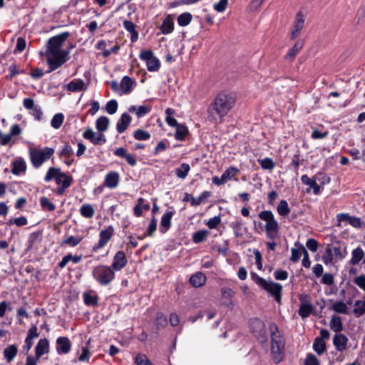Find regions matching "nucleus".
<instances>
[{
    "mask_svg": "<svg viewBox=\"0 0 365 365\" xmlns=\"http://www.w3.org/2000/svg\"><path fill=\"white\" fill-rule=\"evenodd\" d=\"M12 165L11 172L16 175L25 173L26 170V163L22 158H16L13 162Z\"/></svg>",
    "mask_w": 365,
    "mask_h": 365,
    "instance_id": "obj_25",
    "label": "nucleus"
},
{
    "mask_svg": "<svg viewBox=\"0 0 365 365\" xmlns=\"http://www.w3.org/2000/svg\"><path fill=\"white\" fill-rule=\"evenodd\" d=\"M27 222V219L25 217L21 216L19 217L9 220V221L8 222V225H16L18 227H21L26 225Z\"/></svg>",
    "mask_w": 365,
    "mask_h": 365,
    "instance_id": "obj_57",
    "label": "nucleus"
},
{
    "mask_svg": "<svg viewBox=\"0 0 365 365\" xmlns=\"http://www.w3.org/2000/svg\"><path fill=\"white\" fill-rule=\"evenodd\" d=\"M365 257V252L361 247H357L351 251L350 264L352 265L359 264Z\"/></svg>",
    "mask_w": 365,
    "mask_h": 365,
    "instance_id": "obj_28",
    "label": "nucleus"
},
{
    "mask_svg": "<svg viewBox=\"0 0 365 365\" xmlns=\"http://www.w3.org/2000/svg\"><path fill=\"white\" fill-rule=\"evenodd\" d=\"M221 222V217L220 216H215L212 218H210L207 222H206V225L210 228V229H215L216 228L218 225Z\"/></svg>",
    "mask_w": 365,
    "mask_h": 365,
    "instance_id": "obj_62",
    "label": "nucleus"
},
{
    "mask_svg": "<svg viewBox=\"0 0 365 365\" xmlns=\"http://www.w3.org/2000/svg\"><path fill=\"white\" fill-rule=\"evenodd\" d=\"M135 82L128 76L123 77L120 81L121 95L129 94L133 88Z\"/></svg>",
    "mask_w": 365,
    "mask_h": 365,
    "instance_id": "obj_29",
    "label": "nucleus"
},
{
    "mask_svg": "<svg viewBox=\"0 0 365 365\" xmlns=\"http://www.w3.org/2000/svg\"><path fill=\"white\" fill-rule=\"evenodd\" d=\"M192 19V14L188 12L181 14L178 17V24L180 26H186L191 22Z\"/></svg>",
    "mask_w": 365,
    "mask_h": 365,
    "instance_id": "obj_46",
    "label": "nucleus"
},
{
    "mask_svg": "<svg viewBox=\"0 0 365 365\" xmlns=\"http://www.w3.org/2000/svg\"><path fill=\"white\" fill-rule=\"evenodd\" d=\"M152 110L150 105H142L140 106H131L128 108V111L135 113L138 118H142L149 113Z\"/></svg>",
    "mask_w": 365,
    "mask_h": 365,
    "instance_id": "obj_23",
    "label": "nucleus"
},
{
    "mask_svg": "<svg viewBox=\"0 0 365 365\" xmlns=\"http://www.w3.org/2000/svg\"><path fill=\"white\" fill-rule=\"evenodd\" d=\"M187 133L188 130L187 127L182 124H179L178 126H176L175 138L178 140H184Z\"/></svg>",
    "mask_w": 365,
    "mask_h": 365,
    "instance_id": "obj_47",
    "label": "nucleus"
},
{
    "mask_svg": "<svg viewBox=\"0 0 365 365\" xmlns=\"http://www.w3.org/2000/svg\"><path fill=\"white\" fill-rule=\"evenodd\" d=\"M157 220L155 217H153L146 231V235L148 236H153L154 232L157 229Z\"/></svg>",
    "mask_w": 365,
    "mask_h": 365,
    "instance_id": "obj_61",
    "label": "nucleus"
},
{
    "mask_svg": "<svg viewBox=\"0 0 365 365\" xmlns=\"http://www.w3.org/2000/svg\"><path fill=\"white\" fill-rule=\"evenodd\" d=\"M131 122V117L128 113H123L120 116L116 125V130L119 133H123Z\"/></svg>",
    "mask_w": 365,
    "mask_h": 365,
    "instance_id": "obj_27",
    "label": "nucleus"
},
{
    "mask_svg": "<svg viewBox=\"0 0 365 365\" xmlns=\"http://www.w3.org/2000/svg\"><path fill=\"white\" fill-rule=\"evenodd\" d=\"M79 211L81 215L86 218H91L95 214V210L90 204L82 205Z\"/></svg>",
    "mask_w": 365,
    "mask_h": 365,
    "instance_id": "obj_40",
    "label": "nucleus"
},
{
    "mask_svg": "<svg viewBox=\"0 0 365 365\" xmlns=\"http://www.w3.org/2000/svg\"><path fill=\"white\" fill-rule=\"evenodd\" d=\"M106 110L108 113L113 115L116 113L118 110V103L115 100L109 101L106 106Z\"/></svg>",
    "mask_w": 365,
    "mask_h": 365,
    "instance_id": "obj_56",
    "label": "nucleus"
},
{
    "mask_svg": "<svg viewBox=\"0 0 365 365\" xmlns=\"http://www.w3.org/2000/svg\"><path fill=\"white\" fill-rule=\"evenodd\" d=\"M18 348L16 345L12 344L6 347L3 351L4 357L8 363L11 362L16 356Z\"/></svg>",
    "mask_w": 365,
    "mask_h": 365,
    "instance_id": "obj_31",
    "label": "nucleus"
},
{
    "mask_svg": "<svg viewBox=\"0 0 365 365\" xmlns=\"http://www.w3.org/2000/svg\"><path fill=\"white\" fill-rule=\"evenodd\" d=\"M236 103V98L233 93L220 92L215 97L209 108L210 116L213 119H222L232 110Z\"/></svg>",
    "mask_w": 365,
    "mask_h": 365,
    "instance_id": "obj_2",
    "label": "nucleus"
},
{
    "mask_svg": "<svg viewBox=\"0 0 365 365\" xmlns=\"http://www.w3.org/2000/svg\"><path fill=\"white\" fill-rule=\"evenodd\" d=\"M277 212L281 217H287L290 212V208L288 202L285 200H280L277 207Z\"/></svg>",
    "mask_w": 365,
    "mask_h": 365,
    "instance_id": "obj_39",
    "label": "nucleus"
},
{
    "mask_svg": "<svg viewBox=\"0 0 365 365\" xmlns=\"http://www.w3.org/2000/svg\"><path fill=\"white\" fill-rule=\"evenodd\" d=\"M60 173H61L60 172L59 169L55 168H50L48 170L47 173L44 178V180L46 182H49L53 178L56 180V176H58Z\"/></svg>",
    "mask_w": 365,
    "mask_h": 365,
    "instance_id": "obj_53",
    "label": "nucleus"
},
{
    "mask_svg": "<svg viewBox=\"0 0 365 365\" xmlns=\"http://www.w3.org/2000/svg\"><path fill=\"white\" fill-rule=\"evenodd\" d=\"M305 14L299 11L295 16L294 25L290 32V39L294 40L299 37L304 26Z\"/></svg>",
    "mask_w": 365,
    "mask_h": 365,
    "instance_id": "obj_12",
    "label": "nucleus"
},
{
    "mask_svg": "<svg viewBox=\"0 0 365 365\" xmlns=\"http://www.w3.org/2000/svg\"><path fill=\"white\" fill-rule=\"evenodd\" d=\"M49 351V342L46 339H41L37 345L35 347V353L36 356H34L36 358V364L38 361L41 358V356L45 354H47Z\"/></svg>",
    "mask_w": 365,
    "mask_h": 365,
    "instance_id": "obj_21",
    "label": "nucleus"
},
{
    "mask_svg": "<svg viewBox=\"0 0 365 365\" xmlns=\"http://www.w3.org/2000/svg\"><path fill=\"white\" fill-rule=\"evenodd\" d=\"M346 255V248L342 251L339 247L328 245L322 257V260L326 265H331L338 260H342Z\"/></svg>",
    "mask_w": 365,
    "mask_h": 365,
    "instance_id": "obj_8",
    "label": "nucleus"
},
{
    "mask_svg": "<svg viewBox=\"0 0 365 365\" xmlns=\"http://www.w3.org/2000/svg\"><path fill=\"white\" fill-rule=\"evenodd\" d=\"M295 247L294 248H292V256L290 257V260L296 262H297L301 256L303 255L302 252V247H304L300 242H296L294 244Z\"/></svg>",
    "mask_w": 365,
    "mask_h": 365,
    "instance_id": "obj_37",
    "label": "nucleus"
},
{
    "mask_svg": "<svg viewBox=\"0 0 365 365\" xmlns=\"http://www.w3.org/2000/svg\"><path fill=\"white\" fill-rule=\"evenodd\" d=\"M139 58L145 62L147 69L150 72H155L159 70L160 62L159 59L154 56L151 50H142L140 53Z\"/></svg>",
    "mask_w": 365,
    "mask_h": 365,
    "instance_id": "obj_10",
    "label": "nucleus"
},
{
    "mask_svg": "<svg viewBox=\"0 0 365 365\" xmlns=\"http://www.w3.org/2000/svg\"><path fill=\"white\" fill-rule=\"evenodd\" d=\"M63 120L64 115L61 113H56L51 120V125L55 129H58L61 126Z\"/></svg>",
    "mask_w": 365,
    "mask_h": 365,
    "instance_id": "obj_49",
    "label": "nucleus"
},
{
    "mask_svg": "<svg viewBox=\"0 0 365 365\" xmlns=\"http://www.w3.org/2000/svg\"><path fill=\"white\" fill-rule=\"evenodd\" d=\"M119 182V174L115 171H110L105 176L104 185L108 188L113 189L118 187Z\"/></svg>",
    "mask_w": 365,
    "mask_h": 365,
    "instance_id": "obj_19",
    "label": "nucleus"
},
{
    "mask_svg": "<svg viewBox=\"0 0 365 365\" xmlns=\"http://www.w3.org/2000/svg\"><path fill=\"white\" fill-rule=\"evenodd\" d=\"M206 282V277L202 272H197L193 274L190 279V284L195 287H200L205 284Z\"/></svg>",
    "mask_w": 365,
    "mask_h": 365,
    "instance_id": "obj_34",
    "label": "nucleus"
},
{
    "mask_svg": "<svg viewBox=\"0 0 365 365\" xmlns=\"http://www.w3.org/2000/svg\"><path fill=\"white\" fill-rule=\"evenodd\" d=\"M145 202V200L143 198L140 197L138 200V203L135 205L133 209L134 215L136 217H140L142 215L143 213V205Z\"/></svg>",
    "mask_w": 365,
    "mask_h": 365,
    "instance_id": "obj_60",
    "label": "nucleus"
},
{
    "mask_svg": "<svg viewBox=\"0 0 365 365\" xmlns=\"http://www.w3.org/2000/svg\"><path fill=\"white\" fill-rule=\"evenodd\" d=\"M69 36L68 32H63L48 40L45 53L48 66L47 73L56 70L69 59L70 51L62 48Z\"/></svg>",
    "mask_w": 365,
    "mask_h": 365,
    "instance_id": "obj_1",
    "label": "nucleus"
},
{
    "mask_svg": "<svg viewBox=\"0 0 365 365\" xmlns=\"http://www.w3.org/2000/svg\"><path fill=\"white\" fill-rule=\"evenodd\" d=\"M354 282L365 293V274L356 277L354 279Z\"/></svg>",
    "mask_w": 365,
    "mask_h": 365,
    "instance_id": "obj_63",
    "label": "nucleus"
},
{
    "mask_svg": "<svg viewBox=\"0 0 365 365\" xmlns=\"http://www.w3.org/2000/svg\"><path fill=\"white\" fill-rule=\"evenodd\" d=\"M258 216L264 222L263 231L267 239H277L279 237V225L271 210H262Z\"/></svg>",
    "mask_w": 365,
    "mask_h": 365,
    "instance_id": "obj_4",
    "label": "nucleus"
},
{
    "mask_svg": "<svg viewBox=\"0 0 365 365\" xmlns=\"http://www.w3.org/2000/svg\"><path fill=\"white\" fill-rule=\"evenodd\" d=\"M54 153V150L51 148L45 147L43 148H30L29 156L33 166L36 168L41 167L43 163L48 160Z\"/></svg>",
    "mask_w": 365,
    "mask_h": 365,
    "instance_id": "obj_7",
    "label": "nucleus"
},
{
    "mask_svg": "<svg viewBox=\"0 0 365 365\" xmlns=\"http://www.w3.org/2000/svg\"><path fill=\"white\" fill-rule=\"evenodd\" d=\"M128 263L125 254L123 251H118L115 253L112 264L110 266L114 272L120 271Z\"/></svg>",
    "mask_w": 365,
    "mask_h": 365,
    "instance_id": "obj_15",
    "label": "nucleus"
},
{
    "mask_svg": "<svg viewBox=\"0 0 365 365\" xmlns=\"http://www.w3.org/2000/svg\"><path fill=\"white\" fill-rule=\"evenodd\" d=\"M348 341V337L341 333L336 334L333 337V344L336 350L341 353L347 349Z\"/></svg>",
    "mask_w": 365,
    "mask_h": 365,
    "instance_id": "obj_16",
    "label": "nucleus"
},
{
    "mask_svg": "<svg viewBox=\"0 0 365 365\" xmlns=\"http://www.w3.org/2000/svg\"><path fill=\"white\" fill-rule=\"evenodd\" d=\"M329 327L330 329L336 334L340 333L343 330V324L341 317L337 315L332 316Z\"/></svg>",
    "mask_w": 365,
    "mask_h": 365,
    "instance_id": "obj_36",
    "label": "nucleus"
},
{
    "mask_svg": "<svg viewBox=\"0 0 365 365\" xmlns=\"http://www.w3.org/2000/svg\"><path fill=\"white\" fill-rule=\"evenodd\" d=\"M72 180V178L65 173H61L58 174V175L56 176V182L58 185V187L57 188L58 195H63L66 189L71 185Z\"/></svg>",
    "mask_w": 365,
    "mask_h": 365,
    "instance_id": "obj_14",
    "label": "nucleus"
},
{
    "mask_svg": "<svg viewBox=\"0 0 365 365\" xmlns=\"http://www.w3.org/2000/svg\"><path fill=\"white\" fill-rule=\"evenodd\" d=\"M66 88L71 92H79L86 89L84 81L80 78L73 79L66 86Z\"/></svg>",
    "mask_w": 365,
    "mask_h": 365,
    "instance_id": "obj_26",
    "label": "nucleus"
},
{
    "mask_svg": "<svg viewBox=\"0 0 365 365\" xmlns=\"http://www.w3.org/2000/svg\"><path fill=\"white\" fill-rule=\"evenodd\" d=\"M190 170V166L187 163H182L175 170L176 176L180 179H185Z\"/></svg>",
    "mask_w": 365,
    "mask_h": 365,
    "instance_id": "obj_38",
    "label": "nucleus"
},
{
    "mask_svg": "<svg viewBox=\"0 0 365 365\" xmlns=\"http://www.w3.org/2000/svg\"><path fill=\"white\" fill-rule=\"evenodd\" d=\"M220 292L223 300L222 304L230 309H233L235 304L232 299L235 294V291L230 287H224L221 289Z\"/></svg>",
    "mask_w": 365,
    "mask_h": 365,
    "instance_id": "obj_17",
    "label": "nucleus"
},
{
    "mask_svg": "<svg viewBox=\"0 0 365 365\" xmlns=\"http://www.w3.org/2000/svg\"><path fill=\"white\" fill-rule=\"evenodd\" d=\"M135 363L136 365H153L146 355L138 354L135 357Z\"/></svg>",
    "mask_w": 365,
    "mask_h": 365,
    "instance_id": "obj_54",
    "label": "nucleus"
},
{
    "mask_svg": "<svg viewBox=\"0 0 365 365\" xmlns=\"http://www.w3.org/2000/svg\"><path fill=\"white\" fill-rule=\"evenodd\" d=\"M353 313L356 317H361L365 314V299L355 301Z\"/></svg>",
    "mask_w": 365,
    "mask_h": 365,
    "instance_id": "obj_42",
    "label": "nucleus"
},
{
    "mask_svg": "<svg viewBox=\"0 0 365 365\" xmlns=\"http://www.w3.org/2000/svg\"><path fill=\"white\" fill-rule=\"evenodd\" d=\"M133 137L138 140H146L150 138V134L144 130L137 129L133 133Z\"/></svg>",
    "mask_w": 365,
    "mask_h": 365,
    "instance_id": "obj_52",
    "label": "nucleus"
},
{
    "mask_svg": "<svg viewBox=\"0 0 365 365\" xmlns=\"http://www.w3.org/2000/svg\"><path fill=\"white\" fill-rule=\"evenodd\" d=\"M92 276L102 286L108 285L115 279V272L108 265L100 264L93 267Z\"/></svg>",
    "mask_w": 365,
    "mask_h": 365,
    "instance_id": "obj_6",
    "label": "nucleus"
},
{
    "mask_svg": "<svg viewBox=\"0 0 365 365\" xmlns=\"http://www.w3.org/2000/svg\"><path fill=\"white\" fill-rule=\"evenodd\" d=\"M165 121L171 127H176L179 124L175 118L173 117L175 113V110L170 108H168L165 110Z\"/></svg>",
    "mask_w": 365,
    "mask_h": 365,
    "instance_id": "obj_44",
    "label": "nucleus"
},
{
    "mask_svg": "<svg viewBox=\"0 0 365 365\" xmlns=\"http://www.w3.org/2000/svg\"><path fill=\"white\" fill-rule=\"evenodd\" d=\"M208 235V231L205 230H199L192 235V241L195 243H200L205 240Z\"/></svg>",
    "mask_w": 365,
    "mask_h": 365,
    "instance_id": "obj_50",
    "label": "nucleus"
},
{
    "mask_svg": "<svg viewBox=\"0 0 365 365\" xmlns=\"http://www.w3.org/2000/svg\"><path fill=\"white\" fill-rule=\"evenodd\" d=\"M174 29L173 19L171 15H168L164 19L162 25L160 26L161 32L163 34H169L173 32Z\"/></svg>",
    "mask_w": 365,
    "mask_h": 365,
    "instance_id": "obj_32",
    "label": "nucleus"
},
{
    "mask_svg": "<svg viewBox=\"0 0 365 365\" xmlns=\"http://www.w3.org/2000/svg\"><path fill=\"white\" fill-rule=\"evenodd\" d=\"M332 309L339 314H348L347 304L343 301L335 302L332 305Z\"/></svg>",
    "mask_w": 365,
    "mask_h": 365,
    "instance_id": "obj_45",
    "label": "nucleus"
},
{
    "mask_svg": "<svg viewBox=\"0 0 365 365\" xmlns=\"http://www.w3.org/2000/svg\"><path fill=\"white\" fill-rule=\"evenodd\" d=\"M312 348L318 355H321L327 350L326 343L321 339H315L312 345Z\"/></svg>",
    "mask_w": 365,
    "mask_h": 365,
    "instance_id": "obj_43",
    "label": "nucleus"
},
{
    "mask_svg": "<svg viewBox=\"0 0 365 365\" xmlns=\"http://www.w3.org/2000/svg\"><path fill=\"white\" fill-rule=\"evenodd\" d=\"M250 275L252 279L258 286L267 292L278 303H281L282 286L280 284L272 281H267L259 277L255 272H251Z\"/></svg>",
    "mask_w": 365,
    "mask_h": 365,
    "instance_id": "obj_5",
    "label": "nucleus"
},
{
    "mask_svg": "<svg viewBox=\"0 0 365 365\" xmlns=\"http://www.w3.org/2000/svg\"><path fill=\"white\" fill-rule=\"evenodd\" d=\"M71 343L68 337L60 336L56 339V351L58 354H66L71 351Z\"/></svg>",
    "mask_w": 365,
    "mask_h": 365,
    "instance_id": "obj_18",
    "label": "nucleus"
},
{
    "mask_svg": "<svg viewBox=\"0 0 365 365\" xmlns=\"http://www.w3.org/2000/svg\"><path fill=\"white\" fill-rule=\"evenodd\" d=\"M109 125V119L106 116L99 117L96 122V128L99 132L107 130Z\"/></svg>",
    "mask_w": 365,
    "mask_h": 365,
    "instance_id": "obj_41",
    "label": "nucleus"
},
{
    "mask_svg": "<svg viewBox=\"0 0 365 365\" xmlns=\"http://www.w3.org/2000/svg\"><path fill=\"white\" fill-rule=\"evenodd\" d=\"M113 234L114 229L111 225L107 227L106 229L102 230L99 233V240L98 243L93 247L92 250L94 252H96L99 250L103 248L111 239Z\"/></svg>",
    "mask_w": 365,
    "mask_h": 365,
    "instance_id": "obj_11",
    "label": "nucleus"
},
{
    "mask_svg": "<svg viewBox=\"0 0 365 365\" xmlns=\"http://www.w3.org/2000/svg\"><path fill=\"white\" fill-rule=\"evenodd\" d=\"M84 303L88 306H96L98 304V297L95 294L89 292H85L83 294Z\"/></svg>",
    "mask_w": 365,
    "mask_h": 365,
    "instance_id": "obj_48",
    "label": "nucleus"
},
{
    "mask_svg": "<svg viewBox=\"0 0 365 365\" xmlns=\"http://www.w3.org/2000/svg\"><path fill=\"white\" fill-rule=\"evenodd\" d=\"M240 173V170L234 166H230L227 168L225 172L222 174L221 177L226 183L229 180H232L235 176Z\"/></svg>",
    "mask_w": 365,
    "mask_h": 365,
    "instance_id": "obj_35",
    "label": "nucleus"
},
{
    "mask_svg": "<svg viewBox=\"0 0 365 365\" xmlns=\"http://www.w3.org/2000/svg\"><path fill=\"white\" fill-rule=\"evenodd\" d=\"M83 240L81 236H68L66 240H63V244H66L71 247L77 246Z\"/></svg>",
    "mask_w": 365,
    "mask_h": 365,
    "instance_id": "obj_51",
    "label": "nucleus"
},
{
    "mask_svg": "<svg viewBox=\"0 0 365 365\" xmlns=\"http://www.w3.org/2000/svg\"><path fill=\"white\" fill-rule=\"evenodd\" d=\"M271 329V355L273 362L276 364L283 361L284 358L285 341L279 333L276 326H272Z\"/></svg>",
    "mask_w": 365,
    "mask_h": 365,
    "instance_id": "obj_3",
    "label": "nucleus"
},
{
    "mask_svg": "<svg viewBox=\"0 0 365 365\" xmlns=\"http://www.w3.org/2000/svg\"><path fill=\"white\" fill-rule=\"evenodd\" d=\"M301 180L304 185H309L313 190L315 195L320 192V187L317 182V180H320L319 175H315L313 178H309L307 175H303Z\"/></svg>",
    "mask_w": 365,
    "mask_h": 365,
    "instance_id": "obj_22",
    "label": "nucleus"
},
{
    "mask_svg": "<svg viewBox=\"0 0 365 365\" xmlns=\"http://www.w3.org/2000/svg\"><path fill=\"white\" fill-rule=\"evenodd\" d=\"M300 302V307L298 310V314L304 319L309 317L314 312V307L311 297L307 294H300L298 296Z\"/></svg>",
    "mask_w": 365,
    "mask_h": 365,
    "instance_id": "obj_9",
    "label": "nucleus"
},
{
    "mask_svg": "<svg viewBox=\"0 0 365 365\" xmlns=\"http://www.w3.org/2000/svg\"><path fill=\"white\" fill-rule=\"evenodd\" d=\"M38 336L37 328L36 326L31 327L27 334V336L25 339L24 345L23 346V351L27 354L33 346V340Z\"/></svg>",
    "mask_w": 365,
    "mask_h": 365,
    "instance_id": "obj_20",
    "label": "nucleus"
},
{
    "mask_svg": "<svg viewBox=\"0 0 365 365\" xmlns=\"http://www.w3.org/2000/svg\"><path fill=\"white\" fill-rule=\"evenodd\" d=\"M83 136L94 145H103L106 142V138L101 132L96 133L91 128L86 129L83 132Z\"/></svg>",
    "mask_w": 365,
    "mask_h": 365,
    "instance_id": "obj_13",
    "label": "nucleus"
},
{
    "mask_svg": "<svg viewBox=\"0 0 365 365\" xmlns=\"http://www.w3.org/2000/svg\"><path fill=\"white\" fill-rule=\"evenodd\" d=\"M40 202L42 208L43 209H46L48 211H53L55 210V205L47 197H41Z\"/></svg>",
    "mask_w": 365,
    "mask_h": 365,
    "instance_id": "obj_58",
    "label": "nucleus"
},
{
    "mask_svg": "<svg viewBox=\"0 0 365 365\" xmlns=\"http://www.w3.org/2000/svg\"><path fill=\"white\" fill-rule=\"evenodd\" d=\"M124 28L130 34V41L132 43L135 42L138 38V32L135 29V25L129 20L123 21Z\"/></svg>",
    "mask_w": 365,
    "mask_h": 365,
    "instance_id": "obj_33",
    "label": "nucleus"
},
{
    "mask_svg": "<svg viewBox=\"0 0 365 365\" xmlns=\"http://www.w3.org/2000/svg\"><path fill=\"white\" fill-rule=\"evenodd\" d=\"M304 365H320V363L315 355L308 354L304 359Z\"/></svg>",
    "mask_w": 365,
    "mask_h": 365,
    "instance_id": "obj_59",
    "label": "nucleus"
},
{
    "mask_svg": "<svg viewBox=\"0 0 365 365\" xmlns=\"http://www.w3.org/2000/svg\"><path fill=\"white\" fill-rule=\"evenodd\" d=\"M228 0H220L219 2L215 3L213 6L214 9L217 12H223L227 8Z\"/></svg>",
    "mask_w": 365,
    "mask_h": 365,
    "instance_id": "obj_64",
    "label": "nucleus"
},
{
    "mask_svg": "<svg viewBox=\"0 0 365 365\" xmlns=\"http://www.w3.org/2000/svg\"><path fill=\"white\" fill-rule=\"evenodd\" d=\"M174 215L173 211L165 212L161 217L160 231L162 233H165L171 225V219Z\"/></svg>",
    "mask_w": 365,
    "mask_h": 365,
    "instance_id": "obj_24",
    "label": "nucleus"
},
{
    "mask_svg": "<svg viewBox=\"0 0 365 365\" xmlns=\"http://www.w3.org/2000/svg\"><path fill=\"white\" fill-rule=\"evenodd\" d=\"M303 45V41L299 40L296 41L292 48L289 50L287 55L284 56V59L288 61H292L296 57L299 51L302 49Z\"/></svg>",
    "mask_w": 365,
    "mask_h": 365,
    "instance_id": "obj_30",
    "label": "nucleus"
},
{
    "mask_svg": "<svg viewBox=\"0 0 365 365\" xmlns=\"http://www.w3.org/2000/svg\"><path fill=\"white\" fill-rule=\"evenodd\" d=\"M261 167L264 170H272L274 168V163L272 159L269 158H265L259 161Z\"/></svg>",
    "mask_w": 365,
    "mask_h": 365,
    "instance_id": "obj_55",
    "label": "nucleus"
}]
</instances>
